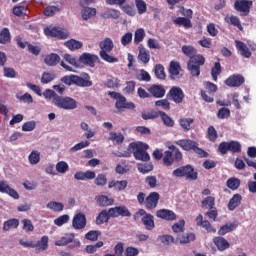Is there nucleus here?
Segmentation results:
<instances>
[{"mask_svg": "<svg viewBox=\"0 0 256 256\" xmlns=\"http://www.w3.org/2000/svg\"><path fill=\"white\" fill-rule=\"evenodd\" d=\"M56 171L58 173L65 174L67 171H69V164L65 161H60L56 164Z\"/></svg>", "mask_w": 256, "mask_h": 256, "instance_id": "62", "label": "nucleus"}, {"mask_svg": "<svg viewBox=\"0 0 256 256\" xmlns=\"http://www.w3.org/2000/svg\"><path fill=\"white\" fill-rule=\"evenodd\" d=\"M135 5L138 11V15H143V13H147V3L144 0H135Z\"/></svg>", "mask_w": 256, "mask_h": 256, "instance_id": "47", "label": "nucleus"}, {"mask_svg": "<svg viewBox=\"0 0 256 256\" xmlns=\"http://www.w3.org/2000/svg\"><path fill=\"white\" fill-rule=\"evenodd\" d=\"M225 21H227V23H230V25H233L234 27H238L240 31H243V26H241V20H239V17L232 15L230 17H226Z\"/></svg>", "mask_w": 256, "mask_h": 256, "instance_id": "46", "label": "nucleus"}, {"mask_svg": "<svg viewBox=\"0 0 256 256\" xmlns=\"http://www.w3.org/2000/svg\"><path fill=\"white\" fill-rule=\"evenodd\" d=\"M175 145H178L184 151H193V148L197 146V142L189 139H181L175 141Z\"/></svg>", "mask_w": 256, "mask_h": 256, "instance_id": "20", "label": "nucleus"}, {"mask_svg": "<svg viewBox=\"0 0 256 256\" xmlns=\"http://www.w3.org/2000/svg\"><path fill=\"white\" fill-rule=\"evenodd\" d=\"M219 75H221V63L216 62L214 67L211 69V76L213 81H217V77H219Z\"/></svg>", "mask_w": 256, "mask_h": 256, "instance_id": "55", "label": "nucleus"}, {"mask_svg": "<svg viewBox=\"0 0 256 256\" xmlns=\"http://www.w3.org/2000/svg\"><path fill=\"white\" fill-rule=\"evenodd\" d=\"M69 243H73L74 247H81V241L75 239V234L73 233H67L55 241L57 247H63L69 245Z\"/></svg>", "mask_w": 256, "mask_h": 256, "instance_id": "6", "label": "nucleus"}, {"mask_svg": "<svg viewBox=\"0 0 256 256\" xmlns=\"http://www.w3.org/2000/svg\"><path fill=\"white\" fill-rule=\"evenodd\" d=\"M55 79V73L53 72H44L42 74L41 83L47 84L51 83Z\"/></svg>", "mask_w": 256, "mask_h": 256, "instance_id": "63", "label": "nucleus"}, {"mask_svg": "<svg viewBox=\"0 0 256 256\" xmlns=\"http://www.w3.org/2000/svg\"><path fill=\"white\" fill-rule=\"evenodd\" d=\"M72 227L76 230L85 229L87 227V217L85 214L79 212L77 213L72 220Z\"/></svg>", "mask_w": 256, "mask_h": 256, "instance_id": "11", "label": "nucleus"}, {"mask_svg": "<svg viewBox=\"0 0 256 256\" xmlns=\"http://www.w3.org/2000/svg\"><path fill=\"white\" fill-rule=\"evenodd\" d=\"M234 7L242 17H247V15H249V11H251V7H253V1L236 0L234 3Z\"/></svg>", "mask_w": 256, "mask_h": 256, "instance_id": "7", "label": "nucleus"}, {"mask_svg": "<svg viewBox=\"0 0 256 256\" xmlns=\"http://www.w3.org/2000/svg\"><path fill=\"white\" fill-rule=\"evenodd\" d=\"M63 59L64 60L61 61L60 65L66 71H71L72 72L73 71L72 67H79V64H77V60L75 59V57L71 56L70 54H64ZM67 63L69 65H72V67L67 65Z\"/></svg>", "mask_w": 256, "mask_h": 256, "instance_id": "12", "label": "nucleus"}, {"mask_svg": "<svg viewBox=\"0 0 256 256\" xmlns=\"http://www.w3.org/2000/svg\"><path fill=\"white\" fill-rule=\"evenodd\" d=\"M156 217L164 219L165 221H175L177 219V214L171 210L160 209L156 212Z\"/></svg>", "mask_w": 256, "mask_h": 256, "instance_id": "17", "label": "nucleus"}, {"mask_svg": "<svg viewBox=\"0 0 256 256\" xmlns=\"http://www.w3.org/2000/svg\"><path fill=\"white\" fill-rule=\"evenodd\" d=\"M228 149L231 153H241V144L236 141L228 142Z\"/></svg>", "mask_w": 256, "mask_h": 256, "instance_id": "61", "label": "nucleus"}, {"mask_svg": "<svg viewBox=\"0 0 256 256\" xmlns=\"http://www.w3.org/2000/svg\"><path fill=\"white\" fill-rule=\"evenodd\" d=\"M81 15L84 21H89L91 17H95V15H97V9L91 7H84L81 11Z\"/></svg>", "mask_w": 256, "mask_h": 256, "instance_id": "32", "label": "nucleus"}, {"mask_svg": "<svg viewBox=\"0 0 256 256\" xmlns=\"http://www.w3.org/2000/svg\"><path fill=\"white\" fill-rule=\"evenodd\" d=\"M100 52L99 55L103 61H106V63H117L119 59L117 57H114L112 55H109L111 51L115 48V44L113 43V39L107 37L104 38L99 43Z\"/></svg>", "mask_w": 256, "mask_h": 256, "instance_id": "1", "label": "nucleus"}, {"mask_svg": "<svg viewBox=\"0 0 256 256\" xmlns=\"http://www.w3.org/2000/svg\"><path fill=\"white\" fill-rule=\"evenodd\" d=\"M148 91L156 99H161V97H165V88H163V86L161 85H153L148 89Z\"/></svg>", "mask_w": 256, "mask_h": 256, "instance_id": "25", "label": "nucleus"}, {"mask_svg": "<svg viewBox=\"0 0 256 256\" xmlns=\"http://www.w3.org/2000/svg\"><path fill=\"white\" fill-rule=\"evenodd\" d=\"M73 85H77V87H91L93 82L89 74L82 73L81 76L74 75Z\"/></svg>", "mask_w": 256, "mask_h": 256, "instance_id": "10", "label": "nucleus"}, {"mask_svg": "<svg viewBox=\"0 0 256 256\" xmlns=\"http://www.w3.org/2000/svg\"><path fill=\"white\" fill-rule=\"evenodd\" d=\"M136 79H138V81L149 82V81H151V75H149V73L145 70H139L136 73Z\"/></svg>", "mask_w": 256, "mask_h": 256, "instance_id": "54", "label": "nucleus"}, {"mask_svg": "<svg viewBox=\"0 0 256 256\" xmlns=\"http://www.w3.org/2000/svg\"><path fill=\"white\" fill-rule=\"evenodd\" d=\"M108 139L112 141V143H116V145H121V143L125 141V136L121 133L110 132Z\"/></svg>", "mask_w": 256, "mask_h": 256, "instance_id": "38", "label": "nucleus"}, {"mask_svg": "<svg viewBox=\"0 0 256 256\" xmlns=\"http://www.w3.org/2000/svg\"><path fill=\"white\" fill-rule=\"evenodd\" d=\"M44 33L48 37H56L57 39H67L69 37V32L67 30L57 27H47L44 29Z\"/></svg>", "mask_w": 256, "mask_h": 256, "instance_id": "9", "label": "nucleus"}, {"mask_svg": "<svg viewBox=\"0 0 256 256\" xmlns=\"http://www.w3.org/2000/svg\"><path fill=\"white\" fill-rule=\"evenodd\" d=\"M142 223L148 231L155 229V220H153V215L151 214H146L142 218Z\"/></svg>", "mask_w": 256, "mask_h": 256, "instance_id": "33", "label": "nucleus"}, {"mask_svg": "<svg viewBox=\"0 0 256 256\" xmlns=\"http://www.w3.org/2000/svg\"><path fill=\"white\" fill-rule=\"evenodd\" d=\"M228 189H231L232 191H237L241 185V180L238 178L232 177L227 180L226 183Z\"/></svg>", "mask_w": 256, "mask_h": 256, "instance_id": "44", "label": "nucleus"}, {"mask_svg": "<svg viewBox=\"0 0 256 256\" xmlns=\"http://www.w3.org/2000/svg\"><path fill=\"white\" fill-rule=\"evenodd\" d=\"M28 161L30 165H37V163L41 161V153L37 150H33L28 156Z\"/></svg>", "mask_w": 256, "mask_h": 256, "instance_id": "43", "label": "nucleus"}, {"mask_svg": "<svg viewBox=\"0 0 256 256\" xmlns=\"http://www.w3.org/2000/svg\"><path fill=\"white\" fill-rule=\"evenodd\" d=\"M245 83V78L241 75H232L225 80V85L228 87H241Z\"/></svg>", "mask_w": 256, "mask_h": 256, "instance_id": "16", "label": "nucleus"}, {"mask_svg": "<svg viewBox=\"0 0 256 256\" xmlns=\"http://www.w3.org/2000/svg\"><path fill=\"white\" fill-rule=\"evenodd\" d=\"M48 247H49V237L42 236L41 239L37 243H35L34 249H36V251L41 252V251H47Z\"/></svg>", "mask_w": 256, "mask_h": 256, "instance_id": "29", "label": "nucleus"}, {"mask_svg": "<svg viewBox=\"0 0 256 256\" xmlns=\"http://www.w3.org/2000/svg\"><path fill=\"white\" fill-rule=\"evenodd\" d=\"M94 183L97 187H105L107 185V175L105 174H98L97 177L94 178Z\"/></svg>", "mask_w": 256, "mask_h": 256, "instance_id": "50", "label": "nucleus"}, {"mask_svg": "<svg viewBox=\"0 0 256 256\" xmlns=\"http://www.w3.org/2000/svg\"><path fill=\"white\" fill-rule=\"evenodd\" d=\"M194 240H195V235L193 233L185 234L178 239L179 243L181 244L191 243V241H194Z\"/></svg>", "mask_w": 256, "mask_h": 256, "instance_id": "64", "label": "nucleus"}, {"mask_svg": "<svg viewBox=\"0 0 256 256\" xmlns=\"http://www.w3.org/2000/svg\"><path fill=\"white\" fill-rule=\"evenodd\" d=\"M174 161L175 159L173 158V153L171 151H165L163 156V164L166 165V167H171Z\"/></svg>", "mask_w": 256, "mask_h": 256, "instance_id": "48", "label": "nucleus"}, {"mask_svg": "<svg viewBox=\"0 0 256 256\" xmlns=\"http://www.w3.org/2000/svg\"><path fill=\"white\" fill-rule=\"evenodd\" d=\"M182 53L189 57V59H193V57H197V49L191 45H184L182 46Z\"/></svg>", "mask_w": 256, "mask_h": 256, "instance_id": "37", "label": "nucleus"}, {"mask_svg": "<svg viewBox=\"0 0 256 256\" xmlns=\"http://www.w3.org/2000/svg\"><path fill=\"white\" fill-rule=\"evenodd\" d=\"M121 81L119 78H110L106 81L105 85L108 87V89H117L120 87Z\"/></svg>", "mask_w": 256, "mask_h": 256, "instance_id": "57", "label": "nucleus"}, {"mask_svg": "<svg viewBox=\"0 0 256 256\" xmlns=\"http://www.w3.org/2000/svg\"><path fill=\"white\" fill-rule=\"evenodd\" d=\"M213 243L216 245L218 251H225L231 247L229 242L223 237H214Z\"/></svg>", "mask_w": 256, "mask_h": 256, "instance_id": "24", "label": "nucleus"}, {"mask_svg": "<svg viewBox=\"0 0 256 256\" xmlns=\"http://www.w3.org/2000/svg\"><path fill=\"white\" fill-rule=\"evenodd\" d=\"M119 15H121V12H119V10L110 8L105 10L101 17L102 19H119Z\"/></svg>", "mask_w": 256, "mask_h": 256, "instance_id": "31", "label": "nucleus"}, {"mask_svg": "<svg viewBox=\"0 0 256 256\" xmlns=\"http://www.w3.org/2000/svg\"><path fill=\"white\" fill-rule=\"evenodd\" d=\"M181 71V64H179V62L175 60L170 62L168 69L170 79H179L181 77Z\"/></svg>", "mask_w": 256, "mask_h": 256, "instance_id": "14", "label": "nucleus"}, {"mask_svg": "<svg viewBox=\"0 0 256 256\" xmlns=\"http://www.w3.org/2000/svg\"><path fill=\"white\" fill-rule=\"evenodd\" d=\"M96 202L100 207H109L115 203V200H113V198H108L105 195H99L96 197Z\"/></svg>", "mask_w": 256, "mask_h": 256, "instance_id": "28", "label": "nucleus"}, {"mask_svg": "<svg viewBox=\"0 0 256 256\" xmlns=\"http://www.w3.org/2000/svg\"><path fill=\"white\" fill-rule=\"evenodd\" d=\"M205 65V57L201 54L196 55L187 63V69L192 77H199L201 75V67Z\"/></svg>", "mask_w": 256, "mask_h": 256, "instance_id": "3", "label": "nucleus"}, {"mask_svg": "<svg viewBox=\"0 0 256 256\" xmlns=\"http://www.w3.org/2000/svg\"><path fill=\"white\" fill-rule=\"evenodd\" d=\"M202 207L205 209H213L215 207V197L208 196L202 201Z\"/></svg>", "mask_w": 256, "mask_h": 256, "instance_id": "56", "label": "nucleus"}, {"mask_svg": "<svg viewBox=\"0 0 256 256\" xmlns=\"http://www.w3.org/2000/svg\"><path fill=\"white\" fill-rule=\"evenodd\" d=\"M64 45L70 51H75V50L81 49V47H83V42L75 40V39H70L67 42H65Z\"/></svg>", "mask_w": 256, "mask_h": 256, "instance_id": "39", "label": "nucleus"}, {"mask_svg": "<svg viewBox=\"0 0 256 256\" xmlns=\"http://www.w3.org/2000/svg\"><path fill=\"white\" fill-rule=\"evenodd\" d=\"M9 41H11V33L9 32L8 28H4L0 32V43L5 45L6 43H9Z\"/></svg>", "mask_w": 256, "mask_h": 256, "instance_id": "45", "label": "nucleus"}, {"mask_svg": "<svg viewBox=\"0 0 256 256\" xmlns=\"http://www.w3.org/2000/svg\"><path fill=\"white\" fill-rule=\"evenodd\" d=\"M159 113L164 125H166L167 127H173L175 125V121H173V119H171L169 115H167L165 112H159Z\"/></svg>", "mask_w": 256, "mask_h": 256, "instance_id": "60", "label": "nucleus"}, {"mask_svg": "<svg viewBox=\"0 0 256 256\" xmlns=\"http://www.w3.org/2000/svg\"><path fill=\"white\" fill-rule=\"evenodd\" d=\"M138 59L145 65L151 61V54L149 53V50L145 48H139V54H138Z\"/></svg>", "mask_w": 256, "mask_h": 256, "instance_id": "35", "label": "nucleus"}, {"mask_svg": "<svg viewBox=\"0 0 256 256\" xmlns=\"http://www.w3.org/2000/svg\"><path fill=\"white\" fill-rule=\"evenodd\" d=\"M47 209H50V211H54V213H61L63 209H65V205L61 202L56 201H50L46 205Z\"/></svg>", "mask_w": 256, "mask_h": 256, "instance_id": "34", "label": "nucleus"}, {"mask_svg": "<svg viewBox=\"0 0 256 256\" xmlns=\"http://www.w3.org/2000/svg\"><path fill=\"white\" fill-rule=\"evenodd\" d=\"M79 60L84 65H88L89 67H95V63H97V61H99V56H97L95 54L83 53L79 57Z\"/></svg>", "mask_w": 256, "mask_h": 256, "instance_id": "15", "label": "nucleus"}, {"mask_svg": "<svg viewBox=\"0 0 256 256\" xmlns=\"http://www.w3.org/2000/svg\"><path fill=\"white\" fill-rule=\"evenodd\" d=\"M0 193H6V195H9L13 199H19V193L5 181H0Z\"/></svg>", "mask_w": 256, "mask_h": 256, "instance_id": "19", "label": "nucleus"}, {"mask_svg": "<svg viewBox=\"0 0 256 256\" xmlns=\"http://www.w3.org/2000/svg\"><path fill=\"white\" fill-rule=\"evenodd\" d=\"M13 13L16 17H23V15H27L29 13V9L26 6H16L13 8Z\"/></svg>", "mask_w": 256, "mask_h": 256, "instance_id": "52", "label": "nucleus"}, {"mask_svg": "<svg viewBox=\"0 0 256 256\" xmlns=\"http://www.w3.org/2000/svg\"><path fill=\"white\" fill-rule=\"evenodd\" d=\"M116 109L121 111V109H135V104L133 102H127V98L120 96L115 103Z\"/></svg>", "mask_w": 256, "mask_h": 256, "instance_id": "22", "label": "nucleus"}, {"mask_svg": "<svg viewBox=\"0 0 256 256\" xmlns=\"http://www.w3.org/2000/svg\"><path fill=\"white\" fill-rule=\"evenodd\" d=\"M158 239L163 243V245H172V243H177L178 241L171 235L159 236Z\"/></svg>", "mask_w": 256, "mask_h": 256, "instance_id": "59", "label": "nucleus"}, {"mask_svg": "<svg viewBox=\"0 0 256 256\" xmlns=\"http://www.w3.org/2000/svg\"><path fill=\"white\" fill-rule=\"evenodd\" d=\"M196 225L198 227H203L207 233H217V230L211 226V223L207 220H203V215L199 214L196 217Z\"/></svg>", "mask_w": 256, "mask_h": 256, "instance_id": "18", "label": "nucleus"}, {"mask_svg": "<svg viewBox=\"0 0 256 256\" xmlns=\"http://www.w3.org/2000/svg\"><path fill=\"white\" fill-rule=\"evenodd\" d=\"M127 185H128L127 180H121V181L111 180L108 182V189L115 188L116 191H125V189H127Z\"/></svg>", "mask_w": 256, "mask_h": 256, "instance_id": "23", "label": "nucleus"}, {"mask_svg": "<svg viewBox=\"0 0 256 256\" xmlns=\"http://www.w3.org/2000/svg\"><path fill=\"white\" fill-rule=\"evenodd\" d=\"M147 149H149V145L143 142H133L128 146V151L133 153L137 161H149L151 159Z\"/></svg>", "mask_w": 256, "mask_h": 256, "instance_id": "2", "label": "nucleus"}, {"mask_svg": "<svg viewBox=\"0 0 256 256\" xmlns=\"http://www.w3.org/2000/svg\"><path fill=\"white\" fill-rule=\"evenodd\" d=\"M173 23H175V25H179V27H185V29H191V27H193V24H191V19L185 17L175 18Z\"/></svg>", "mask_w": 256, "mask_h": 256, "instance_id": "36", "label": "nucleus"}, {"mask_svg": "<svg viewBox=\"0 0 256 256\" xmlns=\"http://www.w3.org/2000/svg\"><path fill=\"white\" fill-rule=\"evenodd\" d=\"M173 177H186L188 181H197V172L191 165L181 166L172 172Z\"/></svg>", "mask_w": 256, "mask_h": 256, "instance_id": "4", "label": "nucleus"}, {"mask_svg": "<svg viewBox=\"0 0 256 256\" xmlns=\"http://www.w3.org/2000/svg\"><path fill=\"white\" fill-rule=\"evenodd\" d=\"M195 120L193 118H180L178 120V123L180 125V127L183 129V131H191V124L194 122Z\"/></svg>", "mask_w": 256, "mask_h": 256, "instance_id": "40", "label": "nucleus"}, {"mask_svg": "<svg viewBox=\"0 0 256 256\" xmlns=\"http://www.w3.org/2000/svg\"><path fill=\"white\" fill-rule=\"evenodd\" d=\"M235 44H236V49L240 51V54L242 55V57H246V59H249V57H251V52L249 51V48H247V45H245V43L236 40Z\"/></svg>", "mask_w": 256, "mask_h": 256, "instance_id": "30", "label": "nucleus"}, {"mask_svg": "<svg viewBox=\"0 0 256 256\" xmlns=\"http://www.w3.org/2000/svg\"><path fill=\"white\" fill-rule=\"evenodd\" d=\"M110 217H131V212L125 206H117L109 209Z\"/></svg>", "mask_w": 256, "mask_h": 256, "instance_id": "13", "label": "nucleus"}, {"mask_svg": "<svg viewBox=\"0 0 256 256\" xmlns=\"http://www.w3.org/2000/svg\"><path fill=\"white\" fill-rule=\"evenodd\" d=\"M241 201H243L241 194H234L228 203L229 211H235L241 205Z\"/></svg>", "mask_w": 256, "mask_h": 256, "instance_id": "26", "label": "nucleus"}, {"mask_svg": "<svg viewBox=\"0 0 256 256\" xmlns=\"http://www.w3.org/2000/svg\"><path fill=\"white\" fill-rule=\"evenodd\" d=\"M154 73H155L157 79L163 80V79H165V77H167L165 75V67H163V65H161V64H157L155 66Z\"/></svg>", "mask_w": 256, "mask_h": 256, "instance_id": "53", "label": "nucleus"}, {"mask_svg": "<svg viewBox=\"0 0 256 256\" xmlns=\"http://www.w3.org/2000/svg\"><path fill=\"white\" fill-rule=\"evenodd\" d=\"M143 39H145V30L143 28H139L135 31L134 43L139 44Z\"/></svg>", "mask_w": 256, "mask_h": 256, "instance_id": "58", "label": "nucleus"}, {"mask_svg": "<svg viewBox=\"0 0 256 256\" xmlns=\"http://www.w3.org/2000/svg\"><path fill=\"white\" fill-rule=\"evenodd\" d=\"M167 97L170 99V101L179 104L183 103V99H185V93L181 87L173 86L168 92Z\"/></svg>", "mask_w": 256, "mask_h": 256, "instance_id": "8", "label": "nucleus"}, {"mask_svg": "<svg viewBox=\"0 0 256 256\" xmlns=\"http://www.w3.org/2000/svg\"><path fill=\"white\" fill-rule=\"evenodd\" d=\"M236 228L237 226L235 224H226L218 230V235H227V233L235 231Z\"/></svg>", "mask_w": 256, "mask_h": 256, "instance_id": "49", "label": "nucleus"}, {"mask_svg": "<svg viewBox=\"0 0 256 256\" xmlns=\"http://www.w3.org/2000/svg\"><path fill=\"white\" fill-rule=\"evenodd\" d=\"M19 227V221L17 219H10L3 223V231H11V229H17Z\"/></svg>", "mask_w": 256, "mask_h": 256, "instance_id": "42", "label": "nucleus"}, {"mask_svg": "<svg viewBox=\"0 0 256 256\" xmlns=\"http://www.w3.org/2000/svg\"><path fill=\"white\" fill-rule=\"evenodd\" d=\"M101 237V231L99 230H90L88 233L85 234V239L88 241H97Z\"/></svg>", "mask_w": 256, "mask_h": 256, "instance_id": "51", "label": "nucleus"}, {"mask_svg": "<svg viewBox=\"0 0 256 256\" xmlns=\"http://www.w3.org/2000/svg\"><path fill=\"white\" fill-rule=\"evenodd\" d=\"M157 203H159V193L152 192L145 200V207L146 209H155Z\"/></svg>", "mask_w": 256, "mask_h": 256, "instance_id": "21", "label": "nucleus"}, {"mask_svg": "<svg viewBox=\"0 0 256 256\" xmlns=\"http://www.w3.org/2000/svg\"><path fill=\"white\" fill-rule=\"evenodd\" d=\"M54 105L58 107V109H65L66 111L77 109V101L71 97L58 96L54 99Z\"/></svg>", "mask_w": 256, "mask_h": 256, "instance_id": "5", "label": "nucleus"}, {"mask_svg": "<svg viewBox=\"0 0 256 256\" xmlns=\"http://www.w3.org/2000/svg\"><path fill=\"white\" fill-rule=\"evenodd\" d=\"M111 215L109 214V210H103L100 214L96 217V225H103V223H107Z\"/></svg>", "mask_w": 256, "mask_h": 256, "instance_id": "41", "label": "nucleus"}, {"mask_svg": "<svg viewBox=\"0 0 256 256\" xmlns=\"http://www.w3.org/2000/svg\"><path fill=\"white\" fill-rule=\"evenodd\" d=\"M61 61V57L56 53H51L44 58V63L48 65V67H55Z\"/></svg>", "mask_w": 256, "mask_h": 256, "instance_id": "27", "label": "nucleus"}]
</instances>
